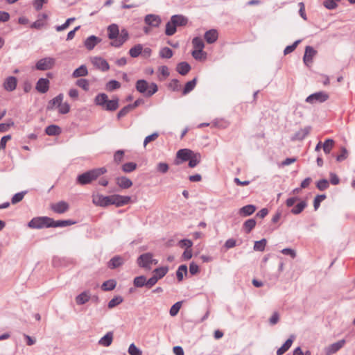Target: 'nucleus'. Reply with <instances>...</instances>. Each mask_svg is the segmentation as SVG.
<instances>
[{
  "label": "nucleus",
  "mask_w": 355,
  "mask_h": 355,
  "mask_svg": "<svg viewBox=\"0 0 355 355\" xmlns=\"http://www.w3.org/2000/svg\"><path fill=\"white\" fill-rule=\"evenodd\" d=\"M200 155L198 153H194L191 158L189 159V166L191 168L196 167L200 162Z\"/></svg>",
  "instance_id": "obj_43"
},
{
  "label": "nucleus",
  "mask_w": 355,
  "mask_h": 355,
  "mask_svg": "<svg viewBox=\"0 0 355 355\" xmlns=\"http://www.w3.org/2000/svg\"><path fill=\"white\" fill-rule=\"evenodd\" d=\"M187 274V266L186 265H181L179 266L177 272L176 276L179 282L182 281L184 278V275Z\"/></svg>",
  "instance_id": "obj_40"
},
{
  "label": "nucleus",
  "mask_w": 355,
  "mask_h": 355,
  "mask_svg": "<svg viewBox=\"0 0 355 355\" xmlns=\"http://www.w3.org/2000/svg\"><path fill=\"white\" fill-rule=\"evenodd\" d=\"M116 184L122 189H129L132 186V182L125 176L117 177L115 179Z\"/></svg>",
  "instance_id": "obj_16"
},
{
  "label": "nucleus",
  "mask_w": 355,
  "mask_h": 355,
  "mask_svg": "<svg viewBox=\"0 0 355 355\" xmlns=\"http://www.w3.org/2000/svg\"><path fill=\"white\" fill-rule=\"evenodd\" d=\"M76 85L83 89L85 91L89 90V82L86 79H79L76 83Z\"/></svg>",
  "instance_id": "obj_58"
},
{
  "label": "nucleus",
  "mask_w": 355,
  "mask_h": 355,
  "mask_svg": "<svg viewBox=\"0 0 355 355\" xmlns=\"http://www.w3.org/2000/svg\"><path fill=\"white\" fill-rule=\"evenodd\" d=\"M144 22L151 27H158L162 22V19L159 15L149 14L146 15Z\"/></svg>",
  "instance_id": "obj_12"
},
{
  "label": "nucleus",
  "mask_w": 355,
  "mask_h": 355,
  "mask_svg": "<svg viewBox=\"0 0 355 355\" xmlns=\"http://www.w3.org/2000/svg\"><path fill=\"white\" fill-rule=\"evenodd\" d=\"M205 39L209 44L215 42L218 39V32L215 29L207 31L205 34Z\"/></svg>",
  "instance_id": "obj_28"
},
{
  "label": "nucleus",
  "mask_w": 355,
  "mask_h": 355,
  "mask_svg": "<svg viewBox=\"0 0 355 355\" xmlns=\"http://www.w3.org/2000/svg\"><path fill=\"white\" fill-rule=\"evenodd\" d=\"M91 62L96 69L102 71H106L110 69L108 62L101 57H93L91 58Z\"/></svg>",
  "instance_id": "obj_10"
},
{
  "label": "nucleus",
  "mask_w": 355,
  "mask_h": 355,
  "mask_svg": "<svg viewBox=\"0 0 355 355\" xmlns=\"http://www.w3.org/2000/svg\"><path fill=\"white\" fill-rule=\"evenodd\" d=\"M256 207L253 205H248L239 209V214L241 216L246 217L252 215L256 211Z\"/></svg>",
  "instance_id": "obj_25"
},
{
  "label": "nucleus",
  "mask_w": 355,
  "mask_h": 355,
  "mask_svg": "<svg viewBox=\"0 0 355 355\" xmlns=\"http://www.w3.org/2000/svg\"><path fill=\"white\" fill-rule=\"evenodd\" d=\"M106 172L107 169L105 167L94 168L79 175L77 182L82 185L87 184Z\"/></svg>",
  "instance_id": "obj_2"
},
{
  "label": "nucleus",
  "mask_w": 355,
  "mask_h": 355,
  "mask_svg": "<svg viewBox=\"0 0 355 355\" xmlns=\"http://www.w3.org/2000/svg\"><path fill=\"white\" fill-rule=\"evenodd\" d=\"M120 83L114 80H112L106 84V89L108 91H113L120 88Z\"/></svg>",
  "instance_id": "obj_51"
},
{
  "label": "nucleus",
  "mask_w": 355,
  "mask_h": 355,
  "mask_svg": "<svg viewBox=\"0 0 355 355\" xmlns=\"http://www.w3.org/2000/svg\"><path fill=\"white\" fill-rule=\"evenodd\" d=\"M59 113L62 114H67L70 110V105L67 102H62V103L58 107Z\"/></svg>",
  "instance_id": "obj_55"
},
{
  "label": "nucleus",
  "mask_w": 355,
  "mask_h": 355,
  "mask_svg": "<svg viewBox=\"0 0 355 355\" xmlns=\"http://www.w3.org/2000/svg\"><path fill=\"white\" fill-rule=\"evenodd\" d=\"M124 263V259L120 256L112 257L107 263V267L110 269H115Z\"/></svg>",
  "instance_id": "obj_20"
},
{
  "label": "nucleus",
  "mask_w": 355,
  "mask_h": 355,
  "mask_svg": "<svg viewBox=\"0 0 355 355\" xmlns=\"http://www.w3.org/2000/svg\"><path fill=\"white\" fill-rule=\"evenodd\" d=\"M12 125H14V122L12 120H9L7 123H0V132L8 131Z\"/></svg>",
  "instance_id": "obj_62"
},
{
  "label": "nucleus",
  "mask_w": 355,
  "mask_h": 355,
  "mask_svg": "<svg viewBox=\"0 0 355 355\" xmlns=\"http://www.w3.org/2000/svg\"><path fill=\"white\" fill-rule=\"evenodd\" d=\"M181 306H182V302H178L175 304H174L170 309V311H169L170 315L173 317L175 316L178 313V312L181 308Z\"/></svg>",
  "instance_id": "obj_56"
},
{
  "label": "nucleus",
  "mask_w": 355,
  "mask_h": 355,
  "mask_svg": "<svg viewBox=\"0 0 355 355\" xmlns=\"http://www.w3.org/2000/svg\"><path fill=\"white\" fill-rule=\"evenodd\" d=\"M26 191H22L15 194L11 200L12 204H16L22 200L24 197Z\"/></svg>",
  "instance_id": "obj_61"
},
{
  "label": "nucleus",
  "mask_w": 355,
  "mask_h": 355,
  "mask_svg": "<svg viewBox=\"0 0 355 355\" xmlns=\"http://www.w3.org/2000/svg\"><path fill=\"white\" fill-rule=\"evenodd\" d=\"M172 22L175 24L176 26H184L188 22V19L181 15H175L171 17Z\"/></svg>",
  "instance_id": "obj_24"
},
{
  "label": "nucleus",
  "mask_w": 355,
  "mask_h": 355,
  "mask_svg": "<svg viewBox=\"0 0 355 355\" xmlns=\"http://www.w3.org/2000/svg\"><path fill=\"white\" fill-rule=\"evenodd\" d=\"M137 168V164L135 162H128L122 166V170L125 173H130L135 171Z\"/></svg>",
  "instance_id": "obj_50"
},
{
  "label": "nucleus",
  "mask_w": 355,
  "mask_h": 355,
  "mask_svg": "<svg viewBox=\"0 0 355 355\" xmlns=\"http://www.w3.org/2000/svg\"><path fill=\"white\" fill-rule=\"evenodd\" d=\"M311 127L307 126L297 131L292 137V140H303L310 132Z\"/></svg>",
  "instance_id": "obj_19"
},
{
  "label": "nucleus",
  "mask_w": 355,
  "mask_h": 355,
  "mask_svg": "<svg viewBox=\"0 0 355 355\" xmlns=\"http://www.w3.org/2000/svg\"><path fill=\"white\" fill-rule=\"evenodd\" d=\"M88 74L87 67L84 64L75 69L72 73L73 78L83 77Z\"/></svg>",
  "instance_id": "obj_31"
},
{
  "label": "nucleus",
  "mask_w": 355,
  "mask_h": 355,
  "mask_svg": "<svg viewBox=\"0 0 355 355\" xmlns=\"http://www.w3.org/2000/svg\"><path fill=\"white\" fill-rule=\"evenodd\" d=\"M91 298L89 291H84L76 297V302L78 305H83L87 303Z\"/></svg>",
  "instance_id": "obj_21"
},
{
  "label": "nucleus",
  "mask_w": 355,
  "mask_h": 355,
  "mask_svg": "<svg viewBox=\"0 0 355 355\" xmlns=\"http://www.w3.org/2000/svg\"><path fill=\"white\" fill-rule=\"evenodd\" d=\"M192 56L197 60H201L205 59L206 53L203 51V49L194 50L192 51Z\"/></svg>",
  "instance_id": "obj_52"
},
{
  "label": "nucleus",
  "mask_w": 355,
  "mask_h": 355,
  "mask_svg": "<svg viewBox=\"0 0 355 355\" xmlns=\"http://www.w3.org/2000/svg\"><path fill=\"white\" fill-rule=\"evenodd\" d=\"M329 98V95L324 92H315L309 95L306 98V102L314 104L317 103H323Z\"/></svg>",
  "instance_id": "obj_7"
},
{
  "label": "nucleus",
  "mask_w": 355,
  "mask_h": 355,
  "mask_svg": "<svg viewBox=\"0 0 355 355\" xmlns=\"http://www.w3.org/2000/svg\"><path fill=\"white\" fill-rule=\"evenodd\" d=\"M107 98H108V96L107 94H105L104 93H101V94H98L95 97L94 102H95L96 105L103 107L104 105H105V103L107 102Z\"/></svg>",
  "instance_id": "obj_34"
},
{
  "label": "nucleus",
  "mask_w": 355,
  "mask_h": 355,
  "mask_svg": "<svg viewBox=\"0 0 355 355\" xmlns=\"http://www.w3.org/2000/svg\"><path fill=\"white\" fill-rule=\"evenodd\" d=\"M256 225V220L253 218L247 220L243 223V228L246 233H250Z\"/></svg>",
  "instance_id": "obj_41"
},
{
  "label": "nucleus",
  "mask_w": 355,
  "mask_h": 355,
  "mask_svg": "<svg viewBox=\"0 0 355 355\" xmlns=\"http://www.w3.org/2000/svg\"><path fill=\"white\" fill-rule=\"evenodd\" d=\"M159 56L162 58H171L173 56V51L168 47H164L159 51Z\"/></svg>",
  "instance_id": "obj_48"
},
{
  "label": "nucleus",
  "mask_w": 355,
  "mask_h": 355,
  "mask_svg": "<svg viewBox=\"0 0 355 355\" xmlns=\"http://www.w3.org/2000/svg\"><path fill=\"white\" fill-rule=\"evenodd\" d=\"M128 352L130 355H141V350L138 348L134 343L130 345Z\"/></svg>",
  "instance_id": "obj_53"
},
{
  "label": "nucleus",
  "mask_w": 355,
  "mask_h": 355,
  "mask_svg": "<svg viewBox=\"0 0 355 355\" xmlns=\"http://www.w3.org/2000/svg\"><path fill=\"white\" fill-rule=\"evenodd\" d=\"M137 90L146 96H151L157 92V85L152 83L150 85L145 80H139L136 83Z\"/></svg>",
  "instance_id": "obj_3"
},
{
  "label": "nucleus",
  "mask_w": 355,
  "mask_h": 355,
  "mask_svg": "<svg viewBox=\"0 0 355 355\" xmlns=\"http://www.w3.org/2000/svg\"><path fill=\"white\" fill-rule=\"evenodd\" d=\"M176 27L177 26H175V24L172 22L171 19H170V21H168L166 25V35L168 36H171L174 35L177 31Z\"/></svg>",
  "instance_id": "obj_37"
},
{
  "label": "nucleus",
  "mask_w": 355,
  "mask_h": 355,
  "mask_svg": "<svg viewBox=\"0 0 355 355\" xmlns=\"http://www.w3.org/2000/svg\"><path fill=\"white\" fill-rule=\"evenodd\" d=\"M158 261L153 259V254L150 252L141 254L137 260V263L139 267L148 270L151 269L152 265H156Z\"/></svg>",
  "instance_id": "obj_4"
},
{
  "label": "nucleus",
  "mask_w": 355,
  "mask_h": 355,
  "mask_svg": "<svg viewBox=\"0 0 355 355\" xmlns=\"http://www.w3.org/2000/svg\"><path fill=\"white\" fill-rule=\"evenodd\" d=\"M55 64V59L51 57H46L39 60L36 64L35 69L40 71H46L51 69Z\"/></svg>",
  "instance_id": "obj_6"
},
{
  "label": "nucleus",
  "mask_w": 355,
  "mask_h": 355,
  "mask_svg": "<svg viewBox=\"0 0 355 355\" xmlns=\"http://www.w3.org/2000/svg\"><path fill=\"white\" fill-rule=\"evenodd\" d=\"M301 42V40H296L292 45L287 46L284 51V53L287 55L291 52H293L297 47V46Z\"/></svg>",
  "instance_id": "obj_60"
},
{
  "label": "nucleus",
  "mask_w": 355,
  "mask_h": 355,
  "mask_svg": "<svg viewBox=\"0 0 355 355\" xmlns=\"http://www.w3.org/2000/svg\"><path fill=\"white\" fill-rule=\"evenodd\" d=\"M74 223L75 222L71 220H53V219L50 218V227H67Z\"/></svg>",
  "instance_id": "obj_29"
},
{
  "label": "nucleus",
  "mask_w": 355,
  "mask_h": 355,
  "mask_svg": "<svg viewBox=\"0 0 355 355\" xmlns=\"http://www.w3.org/2000/svg\"><path fill=\"white\" fill-rule=\"evenodd\" d=\"M92 202L94 205L100 207L111 205L110 196H105L101 194L93 196Z\"/></svg>",
  "instance_id": "obj_11"
},
{
  "label": "nucleus",
  "mask_w": 355,
  "mask_h": 355,
  "mask_svg": "<svg viewBox=\"0 0 355 355\" xmlns=\"http://www.w3.org/2000/svg\"><path fill=\"white\" fill-rule=\"evenodd\" d=\"M329 182L326 179H322L317 182L316 187L320 191H324L329 187Z\"/></svg>",
  "instance_id": "obj_57"
},
{
  "label": "nucleus",
  "mask_w": 355,
  "mask_h": 355,
  "mask_svg": "<svg viewBox=\"0 0 355 355\" xmlns=\"http://www.w3.org/2000/svg\"><path fill=\"white\" fill-rule=\"evenodd\" d=\"M196 81H197L196 78H193V80L187 82L185 85L184 89H183V94H187L189 93L191 91H192L196 85Z\"/></svg>",
  "instance_id": "obj_44"
},
{
  "label": "nucleus",
  "mask_w": 355,
  "mask_h": 355,
  "mask_svg": "<svg viewBox=\"0 0 355 355\" xmlns=\"http://www.w3.org/2000/svg\"><path fill=\"white\" fill-rule=\"evenodd\" d=\"M64 96L62 94H60L52 100H51L47 105L48 110H53L55 107H58L63 101Z\"/></svg>",
  "instance_id": "obj_26"
},
{
  "label": "nucleus",
  "mask_w": 355,
  "mask_h": 355,
  "mask_svg": "<svg viewBox=\"0 0 355 355\" xmlns=\"http://www.w3.org/2000/svg\"><path fill=\"white\" fill-rule=\"evenodd\" d=\"M295 336L291 335L290 338L284 343V344L279 347L277 351V355L284 354L291 347Z\"/></svg>",
  "instance_id": "obj_27"
},
{
  "label": "nucleus",
  "mask_w": 355,
  "mask_h": 355,
  "mask_svg": "<svg viewBox=\"0 0 355 355\" xmlns=\"http://www.w3.org/2000/svg\"><path fill=\"white\" fill-rule=\"evenodd\" d=\"M107 36L113 41L110 43L114 47H120L128 40L129 34L127 30L122 29L121 32L117 24H112L107 27Z\"/></svg>",
  "instance_id": "obj_1"
},
{
  "label": "nucleus",
  "mask_w": 355,
  "mask_h": 355,
  "mask_svg": "<svg viewBox=\"0 0 355 355\" xmlns=\"http://www.w3.org/2000/svg\"><path fill=\"white\" fill-rule=\"evenodd\" d=\"M118 107L119 99L117 98L112 100H109L107 98V102L103 108L107 111H114L118 108Z\"/></svg>",
  "instance_id": "obj_30"
},
{
  "label": "nucleus",
  "mask_w": 355,
  "mask_h": 355,
  "mask_svg": "<svg viewBox=\"0 0 355 355\" xmlns=\"http://www.w3.org/2000/svg\"><path fill=\"white\" fill-rule=\"evenodd\" d=\"M28 226L33 229H41L43 227H50V218L49 217H36L33 218L28 223Z\"/></svg>",
  "instance_id": "obj_5"
},
{
  "label": "nucleus",
  "mask_w": 355,
  "mask_h": 355,
  "mask_svg": "<svg viewBox=\"0 0 355 355\" xmlns=\"http://www.w3.org/2000/svg\"><path fill=\"white\" fill-rule=\"evenodd\" d=\"M131 198L128 196H121L114 194L110 196L111 205H114L116 207H121L127 205L130 201Z\"/></svg>",
  "instance_id": "obj_8"
},
{
  "label": "nucleus",
  "mask_w": 355,
  "mask_h": 355,
  "mask_svg": "<svg viewBox=\"0 0 355 355\" xmlns=\"http://www.w3.org/2000/svg\"><path fill=\"white\" fill-rule=\"evenodd\" d=\"M316 51L310 46H307L305 48V52L303 58L304 64L309 66L311 64L313 57L316 55Z\"/></svg>",
  "instance_id": "obj_15"
},
{
  "label": "nucleus",
  "mask_w": 355,
  "mask_h": 355,
  "mask_svg": "<svg viewBox=\"0 0 355 355\" xmlns=\"http://www.w3.org/2000/svg\"><path fill=\"white\" fill-rule=\"evenodd\" d=\"M50 82L47 78H40L35 85L36 90L42 94H45L49 89Z\"/></svg>",
  "instance_id": "obj_14"
},
{
  "label": "nucleus",
  "mask_w": 355,
  "mask_h": 355,
  "mask_svg": "<svg viewBox=\"0 0 355 355\" xmlns=\"http://www.w3.org/2000/svg\"><path fill=\"white\" fill-rule=\"evenodd\" d=\"M325 198H326V196L324 194L318 195L317 196H315V198H314V201H313V207H314L315 210H317L318 209V207L320 205V202L322 201H323Z\"/></svg>",
  "instance_id": "obj_59"
},
{
  "label": "nucleus",
  "mask_w": 355,
  "mask_h": 355,
  "mask_svg": "<svg viewBox=\"0 0 355 355\" xmlns=\"http://www.w3.org/2000/svg\"><path fill=\"white\" fill-rule=\"evenodd\" d=\"M334 144V141L331 139H327L323 144V150L326 154H329Z\"/></svg>",
  "instance_id": "obj_45"
},
{
  "label": "nucleus",
  "mask_w": 355,
  "mask_h": 355,
  "mask_svg": "<svg viewBox=\"0 0 355 355\" xmlns=\"http://www.w3.org/2000/svg\"><path fill=\"white\" fill-rule=\"evenodd\" d=\"M267 241L266 239H262L260 241H255L254 245V250L255 251L263 252L265 250Z\"/></svg>",
  "instance_id": "obj_42"
},
{
  "label": "nucleus",
  "mask_w": 355,
  "mask_h": 355,
  "mask_svg": "<svg viewBox=\"0 0 355 355\" xmlns=\"http://www.w3.org/2000/svg\"><path fill=\"white\" fill-rule=\"evenodd\" d=\"M131 110L130 106L128 105L122 108L117 114V118L121 119L125 116Z\"/></svg>",
  "instance_id": "obj_64"
},
{
  "label": "nucleus",
  "mask_w": 355,
  "mask_h": 355,
  "mask_svg": "<svg viewBox=\"0 0 355 355\" xmlns=\"http://www.w3.org/2000/svg\"><path fill=\"white\" fill-rule=\"evenodd\" d=\"M116 286V282L114 279H109L103 283L101 288L103 291H112Z\"/></svg>",
  "instance_id": "obj_35"
},
{
  "label": "nucleus",
  "mask_w": 355,
  "mask_h": 355,
  "mask_svg": "<svg viewBox=\"0 0 355 355\" xmlns=\"http://www.w3.org/2000/svg\"><path fill=\"white\" fill-rule=\"evenodd\" d=\"M133 284L135 287L141 288L144 286H146V278L144 275L136 277L134 279Z\"/></svg>",
  "instance_id": "obj_39"
},
{
  "label": "nucleus",
  "mask_w": 355,
  "mask_h": 355,
  "mask_svg": "<svg viewBox=\"0 0 355 355\" xmlns=\"http://www.w3.org/2000/svg\"><path fill=\"white\" fill-rule=\"evenodd\" d=\"M191 67L186 62H182L177 66V71L181 75H186L190 71Z\"/></svg>",
  "instance_id": "obj_32"
},
{
  "label": "nucleus",
  "mask_w": 355,
  "mask_h": 355,
  "mask_svg": "<svg viewBox=\"0 0 355 355\" xmlns=\"http://www.w3.org/2000/svg\"><path fill=\"white\" fill-rule=\"evenodd\" d=\"M113 332L109 331L98 340V345L103 347H109L113 341Z\"/></svg>",
  "instance_id": "obj_23"
},
{
  "label": "nucleus",
  "mask_w": 355,
  "mask_h": 355,
  "mask_svg": "<svg viewBox=\"0 0 355 355\" xmlns=\"http://www.w3.org/2000/svg\"><path fill=\"white\" fill-rule=\"evenodd\" d=\"M168 271V268L167 266H164V267H160V268H157L155 269L153 271V273H154V275L157 278H158V279H160L166 275Z\"/></svg>",
  "instance_id": "obj_36"
},
{
  "label": "nucleus",
  "mask_w": 355,
  "mask_h": 355,
  "mask_svg": "<svg viewBox=\"0 0 355 355\" xmlns=\"http://www.w3.org/2000/svg\"><path fill=\"white\" fill-rule=\"evenodd\" d=\"M142 52V45L139 44L132 47L129 51V54L132 58H137Z\"/></svg>",
  "instance_id": "obj_38"
},
{
  "label": "nucleus",
  "mask_w": 355,
  "mask_h": 355,
  "mask_svg": "<svg viewBox=\"0 0 355 355\" xmlns=\"http://www.w3.org/2000/svg\"><path fill=\"white\" fill-rule=\"evenodd\" d=\"M69 208V205L65 201H60L51 205V209L57 214H64L68 211Z\"/></svg>",
  "instance_id": "obj_13"
},
{
  "label": "nucleus",
  "mask_w": 355,
  "mask_h": 355,
  "mask_svg": "<svg viewBox=\"0 0 355 355\" xmlns=\"http://www.w3.org/2000/svg\"><path fill=\"white\" fill-rule=\"evenodd\" d=\"M345 343V340H340L336 343H334L331 345H330L327 348V354H332L338 352L340 349H341Z\"/></svg>",
  "instance_id": "obj_22"
},
{
  "label": "nucleus",
  "mask_w": 355,
  "mask_h": 355,
  "mask_svg": "<svg viewBox=\"0 0 355 355\" xmlns=\"http://www.w3.org/2000/svg\"><path fill=\"white\" fill-rule=\"evenodd\" d=\"M74 20H75L74 17H71V18L67 19L63 24L57 26L55 27V30L58 32H60V31H62L67 29L69 27V26L70 25V24L71 22H73Z\"/></svg>",
  "instance_id": "obj_54"
},
{
  "label": "nucleus",
  "mask_w": 355,
  "mask_h": 355,
  "mask_svg": "<svg viewBox=\"0 0 355 355\" xmlns=\"http://www.w3.org/2000/svg\"><path fill=\"white\" fill-rule=\"evenodd\" d=\"M157 170L162 173H166L168 170V165L165 162H159L157 165Z\"/></svg>",
  "instance_id": "obj_63"
},
{
  "label": "nucleus",
  "mask_w": 355,
  "mask_h": 355,
  "mask_svg": "<svg viewBox=\"0 0 355 355\" xmlns=\"http://www.w3.org/2000/svg\"><path fill=\"white\" fill-rule=\"evenodd\" d=\"M17 78L14 76L8 77L3 83V87L6 90L12 92L16 89L17 87Z\"/></svg>",
  "instance_id": "obj_18"
},
{
  "label": "nucleus",
  "mask_w": 355,
  "mask_h": 355,
  "mask_svg": "<svg viewBox=\"0 0 355 355\" xmlns=\"http://www.w3.org/2000/svg\"><path fill=\"white\" fill-rule=\"evenodd\" d=\"M306 207V203L304 201H301L291 209V213L293 214H300L304 209Z\"/></svg>",
  "instance_id": "obj_46"
},
{
  "label": "nucleus",
  "mask_w": 355,
  "mask_h": 355,
  "mask_svg": "<svg viewBox=\"0 0 355 355\" xmlns=\"http://www.w3.org/2000/svg\"><path fill=\"white\" fill-rule=\"evenodd\" d=\"M192 44H193V47L196 49L195 50L203 49L205 47V44H204L202 40L198 37H194L193 39Z\"/></svg>",
  "instance_id": "obj_47"
},
{
  "label": "nucleus",
  "mask_w": 355,
  "mask_h": 355,
  "mask_svg": "<svg viewBox=\"0 0 355 355\" xmlns=\"http://www.w3.org/2000/svg\"><path fill=\"white\" fill-rule=\"evenodd\" d=\"M45 132L50 136L58 135L61 132V129L56 125H51L46 128Z\"/></svg>",
  "instance_id": "obj_33"
},
{
  "label": "nucleus",
  "mask_w": 355,
  "mask_h": 355,
  "mask_svg": "<svg viewBox=\"0 0 355 355\" xmlns=\"http://www.w3.org/2000/svg\"><path fill=\"white\" fill-rule=\"evenodd\" d=\"M101 42V39L95 36L91 35L88 37L84 42L85 46L88 50H92L95 46Z\"/></svg>",
  "instance_id": "obj_17"
},
{
  "label": "nucleus",
  "mask_w": 355,
  "mask_h": 355,
  "mask_svg": "<svg viewBox=\"0 0 355 355\" xmlns=\"http://www.w3.org/2000/svg\"><path fill=\"white\" fill-rule=\"evenodd\" d=\"M123 300L122 297L116 296L108 302L107 306L110 309H113L114 307L120 304L123 302Z\"/></svg>",
  "instance_id": "obj_49"
},
{
  "label": "nucleus",
  "mask_w": 355,
  "mask_h": 355,
  "mask_svg": "<svg viewBox=\"0 0 355 355\" xmlns=\"http://www.w3.org/2000/svg\"><path fill=\"white\" fill-rule=\"evenodd\" d=\"M194 154L191 150L184 148L180 149L177 152V160L175 161L176 164H180L182 162L189 161L190 158Z\"/></svg>",
  "instance_id": "obj_9"
}]
</instances>
